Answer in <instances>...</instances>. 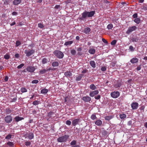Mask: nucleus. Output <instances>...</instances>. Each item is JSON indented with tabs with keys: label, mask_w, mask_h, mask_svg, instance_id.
<instances>
[{
	"label": "nucleus",
	"mask_w": 147,
	"mask_h": 147,
	"mask_svg": "<svg viewBox=\"0 0 147 147\" xmlns=\"http://www.w3.org/2000/svg\"><path fill=\"white\" fill-rule=\"evenodd\" d=\"M138 106V103L136 102H133L131 104V107L134 110L137 109Z\"/></svg>",
	"instance_id": "8"
},
{
	"label": "nucleus",
	"mask_w": 147,
	"mask_h": 147,
	"mask_svg": "<svg viewBox=\"0 0 147 147\" xmlns=\"http://www.w3.org/2000/svg\"><path fill=\"white\" fill-rule=\"evenodd\" d=\"M117 42L116 40H113L111 42V44L112 45H115Z\"/></svg>",
	"instance_id": "46"
},
{
	"label": "nucleus",
	"mask_w": 147,
	"mask_h": 147,
	"mask_svg": "<svg viewBox=\"0 0 147 147\" xmlns=\"http://www.w3.org/2000/svg\"><path fill=\"white\" fill-rule=\"evenodd\" d=\"M91 31V29L90 28L87 27L85 28L83 30V32L86 34H89Z\"/></svg>",
	"instance_id": "16"
},
{
	"label": "nucleus",
	"mask_w": 147,
	"mask_h": 147,
	"mask_svg": "<svg viewBox=\"0 0 147 147\" xmlns=\"http://www.w3.org/2000/svg\"><path fill=\"white\" fill-rule=\"evenodd\" d=\"M15 58H18L19 57V55L18 53H16L15 55Z\"/></svg>",
	"instance_id": "58"
},
{
	"label": "nucleus",
	"mask_w": 147,
	"mask_h": 147,
	"mask_svg": "<svg viewBox=\"0 0 147 147\" xmlns=\"http://www.w3.org/2000/svg\"><path fill=\"white\" fill-rule=\"evenodd\" d=\"M71 53L72 55H75V54L76 53V51L74 49L72 50L71 51Z\"/></svg>",
	"instance_id": "47"
},
{
	"label": "nucleus",
	"mask_w": 147,
	"mask_h": 147,
	"mask_svg": "<svg viewBox=\"0 0 147 147\" xmlns=\"http://www.w3.org/2000/svg\"><path fill=\"white\" fill-rule=\"evenodd\" d=\"M134 22L136 23L137 24H138L140 22V18H135L134 20Z\"/></svg>",
	"instance_id": "33"
},
{
	"label": "nucleus",
	"mask_w": 147,
	"mask_h": 147,
	"mask_svg": "<svg viewBox=\"0 0 147 147\" xmlns=\"http://www.w3.org/2000/svg\"><path fill=\"white\" fill-rule=\"evenodd\" d=\"M54 54L58 58L61 59H62L64 57L63 53L61 51L56 50L53 52Z\"/></svg>",
	"instance_id": "2"
},
{
	"label": "nucleus",
	"mask_w": 147,
	"mask_h": 147,
	"mask_svg": "<svg viewBox=\"0 0 147 147\" xmlns=\"http://www.w3.org/2000/svg\"><path fill=\"white\" fill-rule=\"evenodd\" d=\"M98 91L97 90H96L94 91L91 92L89 94V95L91 97H93L95 95L98 94Z\"/></svg>",
	"instance_id": "11"
},
{
	"label": "nucleus",
	"mask_w": 147,
	"mask_h": 147,
	"mask_svg": "<svg viewBox=\"0 0 147 147\" xmlns=\"http://www.w3.org/2000/svg\"><path fill=\"white\" fill-rule=\"evenodd\" d=\"M59 63L57 62L54 61L52 63V65L54 67H57L59 66Z\"/></svg>",
	"instance_id": "31"
},
{
	"label": "nucleus",
	"mask_w": 147,
	"mask_h": 147,
	"mask_svg": "<svg viewBox=\"0 0 147 147\" xmlns=\"http://www.w3.org/2000/svg\"><path fill=\"white\" fill-rule=\"evenodd\" d=\"M94 98L95 99L98 100L100 98V95H98L97 96H95Z\"/></svg>",
	"instance_id": "56"
},
{
	"label": "nucleus",
	"mask_w": 147,
	"mask_h": 147,
	"mask_svg": "<svg viewBox=\"0 0 147 147\" xmlns=\"http://www.w3.org/2000/svg\"><path fill=\"white\" fill-rule=\"evenodd\" d=\"M90 64L92 68H95L96 67V63L94 61H90Z\"/></svg>",
	"instance_id": "19"
},
{
	"label": "nucleus",
	"mask_w": 147,
	"mask_h": 147,
	"mask_svg": "<svg viewBox=\"0 0 147 147\" xmlns=\"http://www.w3.org/2000/svg\"><path fill=\"white\" fill-rule=\"evenodd\" d=\"M145 108V106L144 105H142V106L140 108V110L143 111H144Z\"/></svg>",
	"instance_id": "49"
},
{
	"label": "nucleus",
	"mask_w": 147,
	"mask_h": 147,
	"mask_svg": "<svg viewBox=\"0 0 147 147\" xmlns=\"http://www.w3.org/2000/svg\"><path fill=\"white\" fill-rule=\"evenodd\" d=\"M34 52L35 51L33 49H32L30 50H25L24 51V53L25 54H26V56L27 57L30 56L32 54H33Z\"/></svg>",
	"instance_id": "7"
},
{
	"label": "nucleus",
	"mask_w": 147,
	"mask_h": 147,
	"mask_svg": "<svg viewBox=\"0 0 147 147\" xmlns=\"http://www.w3.org/2000/svg\"><path fill=\"white\" fill-rule=\"evenodd\" d=\"M90 88L92 90H94L96 89L97 87L94 84H91L89 86Z\"/></svg>",
	"instance_id": "21"
},
{
	"label": "nucleus",
	"mask_w": 147,
	"mask_h": 147,
	"mask_svg": "<svg viewBox=\"0 0 147 147\" xmlns=\"http://www.w3.org/2000/svg\"><path fill=\"white\" fill-rule=\"evenodd\" d=\"M77 50L78 52H80L82 50V48L81 47H79L77 48Z\"/></svg>",
	"instance_id": "57"
},
{
	"label": "nucleus",
	"mask_w": 147,
	"mask_h": 147,
	"mask_svg": "<svg viewBox=\"0 0 147 147\" xmlns=\"http://www.w3.org/2000/svg\"><path fill=\"white\" fill-rule=\"evenodd\" d=\"M95 12V11H85L82 13V17L80 18L79 20L84 21V20L88 18H91L93 16Z\"/></svg>",
	"instance_id": "1"
},
{
	"label": "nucleus",
	"mask_w": 147,
	"mask_h": 147,
	"mask_svg": "<svg viewBox=\"0 0 147 147\" xmlns=\"http://www.w3.org/2000/svg\"><path fill=\"white\" fill-rule=\"evenodd\" d=\"M102 41L105 43L106 44H108V41L105 38H102Z\"/></svg>",
	"instance_id": "53"
},
{
	"label": "nucleus",
	"mask_w": 147,
	"mask_h": 147,
	"mask_svg": "<svg viewBox=\"0 0 147 147\" xmlns=\"http://www.w3.org/2000/svg\"><path fill=\"white\" fill-rule=\"evenodd\" d=\"M24 65V63H22L21 64H20V65H18L17 68L18 69H20L21 68H22L23 67Z\"/></svg>",
	"instance_id": "43"
},
{
	"label": "nucleus",
	"mask_w": 147,
	"mask_h": 147,
	"mask_svg": "<svg viewBox=\"0 0 147 147\" xmlns=\"http://www.w3.org/2000/svg\"><path fill=\"white\" fill-rule=\"evenodd\" d=\"M47 71V70L45 69H42L40 70L39 73L40 74H43L45 73Z\"/></svg>",
	"instance_id": "34"
},
{
	"label": "nucleus",
	"mask_w": 147,
	"mask_h": 147,
	"mask_svg": "<svg viewBox=\"0 0 147 147\" xmlns=\"http://www.w3.org/2000/svg\"><path fill=\"white\" fill-rule=\"evenodd\" d=\"M83 76V74H80L79 76H76V81H80Z\"/></svg>",
	"instance_id": "17"
},
{
	"label": "nucleus",
	"mask_w": 147,
	"mask_h": 147,
	"mask_svg": "<svg viewBox=\"0 0 147 147\" xmlns=\"http://www.w3.org/2000/svg\"><path fill=\"white\" fill-rule=\"evenodd\" d=\"M91 118L92 120H95L97 119V117L95 115L92 114L91 116Z\"/></svg>",
	"instance_id": "37"
},
{
	"label": "nucleus",
	"mask_w": 147,
	"mask_h": 147,
	"mask_svg": "<svg viewBox=\"0 0 147 147\" xmlns=\"http://www.w3.org/2000/svg\"><path fill=\"white\" fill-rule=\"evenodd\" d=\"M69 136L67 135H65L59 137L57 139V141L60 142H63L66 141L69 138Z\"/></svg>",
	"instance_id": "3"
},
{
	"label": "nucleus",
	"mask_w": 147,
	"mask_h": 147,
	"mask_svg": "<svg viewBox=\"0 0 147 147\" xmlns=\"http://www.w3.org/2000/svg\"><path fill=\"white\" fill-rule=\"evenodd\" d=\"M120 95V93L118 91H114L111 93V96L113 98H118Z\"/></svg>",
	"instance_id": "4"
},
{
	"label": "nucleus",
	"mask_w": 147,
	"mask_h": 147,
	"mask_svg": "<svg viewBox=\"0 0 147 147\" xmlns=\"http://www.w3.org/2000/svg\"><path fill=\"white\" fill-rule=\"evenodd\" d=\"M71 122L70 121L67 120L66 121V124L68 125H69L71 124Z\"/></svg>",
	"instance_id": "51"
},
{
	"label": "nucleus",
	"mask_w": 147,
	"mask_h": 147,
	"mask_svg": "<svg viewBox=\"0 0 147 147\" xmlns=\"http://www.w3.org/2000/svg\"><path fill=\"white\" fill-rule=\"evenodd\" d=\"M95 124L98 126H100L102 124V121L100 119H98L95 122Z\"/></svg>",
	"instance_id": "14"
},
{
	"label": "nucleus",
	"mask_w": 147,
	"mask_h": 147,
	"mask_svg": "<svg viewBox=\"0 0 147 147\" xmlns=\"http://www.w3.org/2000/svg\"><path fill=\"white\" fill-rule=\"evenodd\" d=\"M131 40L133 42H137V39L135 38H132Z\"/></svg>",
	"instance_id": "60"
},
{
	"label": "nucleus",
	"mask_w": 147,
	"mask_h": 147,
	"mask_svg": "<svg viewBox=\"0 0 147 147\" xmlns=\"http://www.w3.org/2000/svg\"><path fill=\"white\" fill-rule=\"evenodd\" d=\"M10 0H5L4 1V3L5 5H7L10 2Z\"/></svg>",
	"instance_id": "41"
},
{
	"label": "nucleus",
	"mask_w": 147,
	"mask_h": 147,
	"mask_svg": "<svg viewBox=\"0 0 147 147\" xmlns=\"http://www.w3.org/2000/svg\"><path fill=\"white\" fill-rule=\"evenodd\" d=\"M31 144L30 142H25V145L26 146H29Z\"/></svg>",
	"instance_id": "55"
},
{
	"label": "nucleus",
	"mask_w": 147,
	"mask_h": 147,
	"mask_svg": "<svg viewBox=\"0 0 147 147\" xmlns=\"http://www.w3.org/2000/svg\"><path fill=\"white\" fill-rule=\"evenodd\" d=\"M73 42V41H69L65 42L64 43V45L67 46L71 44Z\"/></svg>",
	"instance_id": "32"
},
{
	"label": "nucleus",
	"mask_w": 147,
	"mask_h": 147,
	"mask_svg": "<svg viewBox=\"0 0 147 147\" xmlns=\"http://www.w3.org/2000/svg\"><path fill=\"white\" fill-rule=\"evenodd\" d=\"M141 69V65H140L138 66L137 67V70L138 71H139Z\"/></svg>",
	"instance_id": "59"
},
{
	"label": "nucleus",
	"mask_w": 147,
	"mask_h": 147,
	"mask_svg": "<svg viewBox=\"0 0 147 147\" xmlns=\"http://www.w3.org/2000/svg\"><path fill=\"white\" fill-rule=\"evenodd\" d=\"M36 68L34 67L31 66H29L26 68V70L27 71L30 73H32L34 72Z\"/></svg>",
	"instance_id": "9"
},
{
	"label": "nucleus",
	"mask_w": 147,
	"mask_h": 147,
	"mask_svg": "<svg viewBox=\"0 0 147 147\" xmlns=\"http://www.w3.org/2000/svg\"><path fill=\"white\" fill-rule=\"evenodd\" d=\"M138 61V58H133L130 60V62L132 63H137Z\"/></svg>",
	"instance_id": "18"
},
{
	"label": "nucleus",
	"mask_w": 147,
	"mask_h": 147,
	"mask_svg": "<svg viewBox=\"0 0 147 147\" xmlns=\"http://www.w3.org/2000/svg\"><path fill=\"white\" fill-rule=\"evenodd\" d=\"M17 13L16 11H13L12 13V15L13 16L16 15H17Z\"/></svg>",
	"instance_id": "61"
},
{
	"label": "nucleus",
	"mask_w": 147,
	"mask_h": 147,
	"mask_svg": "<svg viewBox=\"0 0 147 147\" xmlns=\"http://www.w3.org/2000/svg\"><path fill=\"white\" fill-rule=\"evenodd\" d=\"M39 101L37 100H35L33 102V104L34 105H36L39 104Z\"/></svg>",
	"instance_id": "40"
},
{
	"label": "nucleus",
	"mask_w": 147,
	"mask_h": 147,
	"mask_svg": "<svg viewBox=\"0 0 147 147\" xmlns=\"http://www.w3.org/2000/svg\"><path fill=\"white\" fill-rule=\"evenodd\" d=\"M21 44L19 40H17L16 41V46L17 47H18Z\"/></svg>",
	"instance_id": "39"
},
{
	"label": "nucleus",
	"mask_w": 147,
	"mask_h": 147,
	"mask_svg": "<svg viewBox=\"0 0 147 147\" xmlns=\"http://www.w3.org/2000/svg\"><path fill=\"white\" fill-rule=\"evenodd\" d=\"M14 135H12L10 134H9L7 135L5 138L6 139H9L11 138H13L14 137Z\"/></svg>",
	"instance_id": "26"
},
{
	"label": "nucleus",
	"mask_w": 147,
	"mask_h": 147,
	"mask_svg": "<svg viewBox=\"0 0 147 147\" xmlns=\"http://www.w3.org/2000/svg\"><path fill=\"white\" fill-rule=\"evenodd\" d=\"M76 141L75 140H72L70 143V144L71 146H72L76 144Z\"/></svg>",
	"instance_id": "36"
},
{
	"label": "nucleus",
	"mask_w": 147,
	"mask_h": 147,
	"mask_svg": "<svg viewBox=\"0 0 147 147\" xmlns=\"http://www.w3.org/2000/svg\"><path fill=\"white\" fill-rule=\"evenodd\" d=\"M21 0H14L13 4L15 5H18L21 3Z\"/></svg>",
	"instance_id": "20"
},
{
	"label": "nucleus",
	"mask_w": 147,
	"mask_h": 147,
	"mask_svg": "<svg viewBox=\"0 0 147 147\" xmlns=\"http://www.w3.org/2000/svg\"><path fill=\"white\" fill-rule=\"evenodd\" d=\"M5 112L6 114H9L11 113V111L9 109L6 108L5 110Z\"/></svg>",
	"instance_id": "28"
},
{
	"label": "nucleus",
	"mask_w": 147,
	"mask_h": 147,
	"mask_svg": "<svg viewBox=\"0 0 147 147\" xmlns=\"http://www.w3.org/2000/svg\"><path fill=\"white\" fill-rule=\"evenodd\" d=\"M38 26L39 28H43L44 27V26L41 23L38 24Z\"/></svg>",
	"instance_id": "44"
},
{
	"label": "nucleus",
	"mask_w": 147,
	"mask_h": 147,
	"mask_svg": "<svg viewBox=\"0 0 147 147\" xmlns=\"http://www.w3.org/2000/svg\"><path fill=\"white\" fill-rule=\"evenodd\" d=\"M48 91V90L46 89L45 88H44L41 90L40 92L42 94H46L47 93Z\"/></svg>",
	"instance_id": "27"
},
{
	"label": "nucleus",
	"mask_w": 147,
	"mask_h": 147,
	"mask_svg": "<svg viewBox=\"0 0 147 147\" xmlns=\"http://www.w3.org/2000/svg\"><path fill=\"white\" fill-rule=\"evenodd\" d=\"M102 134L104 136L107 135V132L106 131H104L102 133Z\"/></svg>",
	"instance_id": "54"
},
{
	"label": "nucleus",
	"mask_w": 147,
	"mask_h": 147,
	"mask_svg": "<svg viewBox=\"0 0 147 147\" xmlns=\"http://www.w3.org/2000/svg\"><path fill=\"white\" fill-rule=\"evenodd\" d=\"M113 27V25L112 24H110L107 26V28L108 29H110Z\"/></svg>",
	"instance_id": "38"
},
{
	"label": "nucleus",
	"mask_w": 147,
	"mask_h": 147,
	"mask_svg": "<svg viewBox=\"0 0 147 147\" xmlns=\"http://www.w3.org/2000/svg\"><path fill=\"white\" fill-rule=\"evenodd\" d=\"M129 49L130 51L131 52H133V51H134V49H135V48H134L131 45H130L129 46Z\"/></svg>",
	"instance_id": "42"
},
{
	"label": "nucleus",
	"mask_w": 147,
	"mask_h": 147,
	"mask_svg": "<svg viewBox=\"0 0 147 147\" xmlns=\"http://www.w3.org/2000/svg\"><path fill=\"white\" fill-rule=\"evenodd\" d=\"M21 91L22 92H27V89L25 87H22L21 88Z\"/></svg>",
	"instance_id": "35"
},
{
	"label": "nucleus",
	"mask_w": 147,
	"mask_h": 147,
	"mask_svg": "<svg viewBox=\"0 0 147 147\" xmlns=\"http://www.w3.org/2000/svg\"><path fill=\"white\" fill-rule=\"evenodd\" d=\"M114 116L113 115L107 116L105 117V119L106 120L109 121L113 118Z\"/></svg>",
	"instance_id": "22"
},
{
	"label": "nucleus",
	"mask_w": 147,
	"mask_h": 147,
	"mask_svg": "<svg viewBox=\"0 0 147 147\" xmlns=\"http://www.w3.org/2000/svg\"><path fill=\"white\" fill-rule=\"evenodd\" d=\"M7 144L11 147H13L14 146V144L13 142L10 141L8 142L7 143Z\"/></svg>",
	"instance_id": "29"
},
{
	"label": "nucleus",
	"mask_w": 147,
	"mask_h": 147,
	"mask_svg": "<svg viewBox=\"0 0 147 147\" xmlns=\"http://www.w3.org/2000/svg\"><path fill=\"white\" fill-rule=\"evenodd\" d=\"M24 118L23 117H21L19 116H16L14 118V120L16 122H18L19 121L23 120Z\"/></svg>",
	"instance_id": "12"
},
{
	"label": "nucleus",
	"mask_w": 147,
	"mask_h": 147,
	"mask_svg": "<svg viewBox=\"0 0 147 147\" xmlns=\"http://www.w3.org/2000/svg\"><path fill=\"white\" fill-rule=\"evenodd\" d=\"M48 61L47 59L46 58H44L42 60V62L43 64H45L47 63L48 62Z\"/></svg>",
	"instance_id": "30"
},
{
	"label": "nucleus",
	"mask_w": 147,
	"mask_h": 147,
	"mask_svg": "<svg viewBox=\"0 0 147 147\" xmlns=\"http://www.w3.org/2000/svg\"><path fill=\"white\" fill-rule=\"evenodd\" d=\"M28 137L30 140L32 139L34 137L33 134L32 132L30 133L28 135Z\"/></svg>",
	"instance_id": "25"
},
{
	"label": "nucleus",
	"mask_w": 147,
	"mask_h": 147,
	"mask_svg": "<svg viewBox=\"0 0 147 147\" xmlns=\"http://www.w3.org/2000/svg\"><path fill=\"white\" fill-rule=\"evenodd\" d=\"M106 67L105 66L102 67L101 68V70L103 71H105L106 70Z\"/></svg>",
	"instance_id": "50"
},
{
	"label": "nucleus",
	"mask_w": 147,
	"mask_h": 147,
	"mask_svg": "<svg viewBox=\"0 0 147 147\" xmlns=\"http://www.w3.org/2000/svg\"><path fill=\"white\" fill-rule=\"evenodd\" d=\"M120 118L122 120L124 119L126 117V114L124 113L120 114L119 115Z\"/></svg>",
	"instance_id": "23"
},
{
	"label": "nucleus",
	"mask_w": 147,
	"mask_h": 147,
	"mask_svg": "<svg viewBox=\"0 0 147 147\" xmlns=\"http://www.w3.org/2000/svg\"><path fill=\"white\" fill-rule=\"evenodd\" d=\"M13 118L10 115L6 116L4 118V120L7 123H10L12 121Z\"/></svg>",
	"instance_id": "6"
},
{
	"label": "nucleus",
	"mask_w": 147,
	"mask_h": 147,
	"mask_svg": "<svg viewBox=\"0 0 147 147\" xmlns=\"http://www.w3.org/2000/svg\"><path fill=\"white\" fill-rule=\"evenodd\" d=\"M38 81L37 80H34L32 82V84H37L38 82Z\"/></svg>",
	"instance_id": "48"
},
{
	"label": "nucleus",
	"mask_w": 147,
	"mask_h": 147,
	"mask_svg": "<svg viewBox=\"0 0 147 147\" xmlns=\"http://www.w3.org/2000/svg\"><path fill=\"white\" fill-rule=\"evenodd\" d=\"M79 119H76L72 121V125L75 126L76 125L78 124L79 121Z\"/></svg>",
	"instance_id": "15"
},
{
	"label": "nucleus",
	"mask_w": 147,
	"mask_h": 147,
	"mask_svg": "<svg viewBox=\"0 0 147 147\" xmlns=\"http://www.w3.org/2000/svg\"><path fill=\"white\" fill-rule=\"evenodd\" d=\"M82 99L85 102H89L91 100V98L88 96H83Z\"/></svg>",
	"instance_id": "10"
},
{
	"label": "nucleus",
	"mask_w": 147,
	"mask_h": 147,
	"mask_svg": "<svg viewBox=\"0 0 147 147\" xmlns=\"http://www.w3.org/2000/svg\"><path fill=\"white\" fill-rule=\"evenodd\" d=\"M4 58L6 59H8L10 58V56L6 54L4 56Z\"/></svg>",
	"instance_id": "45"
},
{
	"label": "nucleus",
	"mask_w": 147,
	"mask_h": 147,
	"mask_svg": "<svg viewBox=\"0 0 147 147\" xmlns=\"http://www.w3.org/2000/svg\"><path fill=\"white\" fill-rule=\"evenodd\" d=\"M64 75L67 78H69L72 76V74L69 71H67L65 73Z\"/></svg>",
	"instance_id": "13"
},
{
	"label": "nucleus",
	"mask_w": 147,
	"mask_h": 147,
	"mask_svg": "<svg viewBox=\"0 0 147 147\" xmlns=\"http://www.w3.org/2000/svg\"><path fill=\"white\" fill-rule=\"evenodd\" d=\"M137 29V27L135 26H133L128 28V30L126 32V33L127 34H130L133 31L136 30Z\"/></svg>",
	"instance_id": "5"
},
{
	"label": "nucleus",
	"mask_w": 147,
	"mask_h": 147,
	"mask_svg": "<svg viewBox=\"0 0 147 147\" xmlns=\"http://www.w3.org/2000/svg\"><path fill=\"white\" fill-rule=\"evenodd\" d=\"M132 17L134 18H137L138 17V14L137 13H135L132 16Z\"/></svg>",
	"instance_id": "52"
},
{
	"label": "nucleus",
	"mask_w": 147,
	"mask_h": 147,
	"mask_svg": "<svg viewBox=\"0 0 147 147\" xmlns=\"http://www.w3.org/2000/svg\"><path fill=\"white\" fill-rule=\"evenodd\" d=\"M71 147H80V146L78 144H76L71 146Z\"/></svg>",
	"instance_id": "64"
},
{
	"label": "nucleus",
	"mask_w": 147,
	"mask_h": 147,
	"mask_svg": "<svg viewBox=\"0 0 147 147\" xmlns=\"http://www.w3.org/2000/svg\"><path fill=\"white\" fill-rule=\"evenodd\" d=\"M8 79V76H6L4 79L5 81V82H7V81Z\"/></svg>",
	"instance_id": "63"
},
{
	"label": "nucleus",
	"mask_w": 147,
	"mask_h": 147,
	"mask_svg": "<svg viewBox=\"0 0 147 147\" xmlns=\"http://www.w3.org/2000/svg\"><path fill=\"white\" fill-rule=\"evenodd\" d=\"M131 124H132V121L131 120L129 121L128 122L127 124L129 125H131Z\"/></svg>",
	"instance_id": "62"
},
{
	"label": "nucleus",
	"mask_w": 147,
	"mask_h": 147,
	"mask_svg": "<svg viewBox=\"0 0 147 147\" xmlns=\"http://www.w3.org/2000/svg\"><path fill=\"white\" fill-rule=\"evenodd\" d=\"M95 50L93 48L90 49L89 50V53L91 54H94L95 52Z\"/></svg>",
	"instance_id": "24"
}]
</instances>
